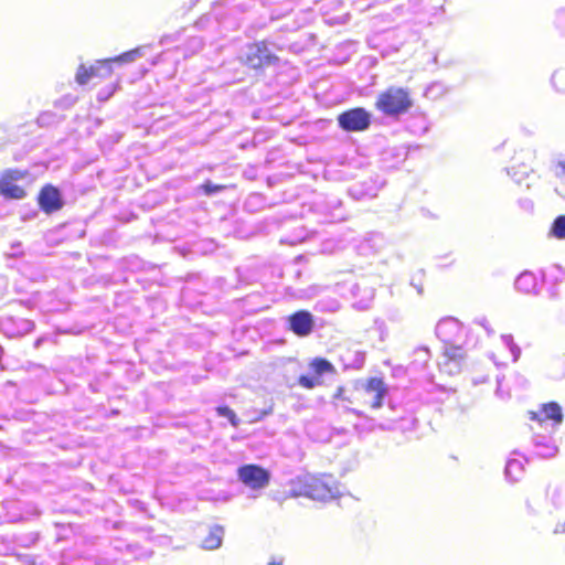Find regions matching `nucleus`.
<instances>
[{"label": "nucleus", "mask_w": 565, "mask_h": 565, "mask_svg": "<svg viewBox=\"0 0 565 565\" xmlns=\"http://www.w3.org/2000/svg\"><path fill=\"white\" fill-rule=\"evenodd\" d=\"M387 394V386L381 377H369L365 381H358L352 386L347 402L355 405L360 411L379 409L383 405V401Z\"/></svg>", "instance_id": "nucleus-3"}, {"label": "nucleus", "mask_w": 565, "mask_h": 565, "mask_svg": "<svg viewBox=\"0 0 565 565\" xmlns=\"http://www.w3.org/2000/svg\"><path fill=\"white\" fill-rule=\"evenodd\" d=\"M551 234L558 239L565 238V215H559L554 220Z\"/></svg>", "instance_id": "nucleus-16"}, {"label": "nucleus", "mask_w": 565, "mask_h": 565, "mask_svg": "<svg viewBox=\"0 0 565 565\" xmlns=\"http://www.w3.org/2000/svg\"><path fill=\"white\" fill-rule=\"evenodd\" d=\"M146 47H147L146 45L137 46V47L129 50L127 52H124L115 57L106 58V60L109 61V64L111 66L114 63H119V64L131 63L143 55Z\"/></svg>", "instance_id": "nucleus-14"}, {"label": "nucleus", "mask_w": 565, "mask_h": 565, "mask_svg": "<svg viewBox=\"0 0 565 565\" xmlns=\"http://www.w3.org/2000/svg\"><path fill=\"white\" fill-rule=\"evenodd\" d=\"M244 64L253 70H262L279 63V57L273 53L266 40L257 41L248 46Z\"/></svg>", "instance_id": "nucleus-5"}, {"label": "nucleus", "mask_w": 565, "mask_h": 565, "mask_svg": "<svg viewBox=\"0 0 565 565\" xmlns=\"http://www.w3.org/2000/svg\"><path fill=\"white\" fill-rule=\"evenodd\" d=\"M338 125L344 131H364L371 125V114L362 107H354L339 114Z\"/></svg>", "instance_id": "nucleus-7"}, {"label": "nucleus", "mask_w": 565, "mask_h": 565, "mask_svg": "<svg viewBox=\"0 0 565 565\" xmlns=\"http://www.w3.org/2000/svg\"><path fill=\"white\" fill-rule=\"evenodd\" d=\"M515 288L524 295H535L539 291V280L533 273L524 271L518 276Z\"/></svg>", "instance_id": "nucleus-12"}, {"label": "nucleus", "mask_w": 565, "mask_h": 565, "mask_svg": "<svg viewBox=\"0 0 565 565\" xmlns=\"http://www.w3.org/2000/svg\"><path fill=\"white\" fill-rule=\"evenodd\" d=\"M348 396H349V394H347L345 388H344L343 386H339V387L335 390V392H334V394H333V396H332V397H333V399H335V401H344V402H347V397H348Z\"/></svg>", "instance_id": "nucleus-21"}, {"label": "nucleus", "mask_w": 565, "mask_h": 565, "mask_svg": "<svg viewBox=\"0 0 565 565\" xmlns=\"http://www.w3.org/2000/svg\"><path fill=\"white\" fill-rule=\"evenodd\" d=\"M75 81L78 85L92 83L96 97L100 102L108 100L119 87V78L114 76L113 66L107 60H99L89 66L81 64L76 71Z\"/></svg>", "instance_id": "nucleus-1"}, {"label": "nucleus", "mask_w": 565, "mask_h": 565, "mask_svg": "<svg viewBox=\"0 0 565 565\" xmlns=\"http://www.w3.org/2000/svg\"><path fill=\"white\" fill-rule=\"evenodd\" d=\"M201 190L206 195H212L214 193H217L220 191H223L227 189V185L225 184H213L210 180L205 181L203 184H201Z\"/></svg>", "instance_id": "nucleus-19"}, {"label": "nucleus", "mask_w": 565, "mask_h": 565, "mask_svg": "<svg viewBox=\"0 0 565 565\" xmlns=\"http://www.w3.org/2000/svg\"><path fill=\"white\" fill-rule=\"evenodd\" d=\"M267 565H282V564H281V562L273 561V562H269Z\"/></svg>", "instance_id": "nucleus-22"}, {"label": "nucleus", "mask_w": 565, "mask_h": 565, "mask_svg": "<svg viewBox=\"0 0 565 565\" xmlns=\"http://www.w3.org/2000/svg\"><path fill=\"white\" fill-rule=\"evenodd\" d=\"M216 413H217L220 416L227 418V419L230 420V423H231L234 427H236V426L238 425V422H239V420H238V418H237V416H236L235 412H234L232 408H230L228 406H226V405L218 406V407L216 408Z\"/></svg>", "instance_id": "nucleus-17"}, {"label": "nucleus", "mask_w": 565, "mask_h": 565, "mask_svg": "<svg viewBox=\"0 0 565 565\" xmlns=\"http://www.w3.org/2000/svg\"><path fill=\"white\" fill-rule=\"evenodd\" d=\"M563 170L565 171V162L561 163Z\"/></svg>", "instance_id": "nucleus-23"}, {"label": "nucleus", "mask_w": 565, "mask_h": 565, "mask_svg": "<svg viewBox=\"0 0 565 565\" xmlns=\"http://www.w3.org/2000/svg\"><path fill=\"white\" fill-rule=\"evenodd\" d=\"M237 476L246 487L254 490L267 487L270 480L269 471L255 463L241 466Z\"/></svg>", "instance_id": "nucleus-8"}, {"label": "nucleus", "mask_w": 565, "mask_h": 565, "mask_svg": "<svg viewBox=\"0 0 565 565\" xmlns=\"http://www.w3.org/2000/svg\"><path fill=\"white\" fill-rule=\"evenodd\" d=\"M311 367L318 377L323 373L333 372V365L323 358H316L312 360Z\"/></svg>", "instance_id": "nucleus-15"}, {"label": "nucleus", "mask_w": 565, "mask_h": 565, "mask_svg": "<svg viewBox=\"0 0 565 565\" xmlns=\"http://www.w3.org/2000/svg\"><path fill=\"white\" fill-rule=\"evenodd\" d=\"M445 354L449 359H454V360H456V359L461 360L463 358V353H462V350L460 347L448 348V349H446Z\"/></svg>", "instance_id": "nucleus-20"}, {"label": "nucleus", "mask_w": 565, "mask_h": 565, "mask_svg": "<svg viewBox=\"0 0 565 565\" xmlns=\"http://www.w3.org/2000/svg\"><path fill=\"white\" fill-rule=\"evenodd\" d=\"M29 175L28 170L7 169L0 175V194L10 200H21L25 198L26 191L17 184V181Z\"/></svg>", "instance_id": "nucleus-6"}, {"label": "nucleus", "mask_w": 565, "mask_h": 565, "mask_svg": "<svg viewBox=\"0 0 565 565\" xmlns=\"http://www.w3.org/2000/svg\"><path fill=\"white\" fill-rule=\"evenodd\" d=\"M224 529L221 525H214L209 530L207 535L202 540L204 550H216L222 545Z\"/></svg>", "instance_id": "nucleus-13"}, {"label": "nucleus", "mask_w": 565, "mask_h": 565, "mask_svg": "<svg viewBox=\"0 0 565 565\" xmlns=\"http://www.w3.org/2000/svg\"><path fill=\"white\" fill-rule=\"evenodd\" d=\"M413 106L409 90L390 86L377 95L375 108L386 116H398L407 113Z\"/></svg>", "instance_id": "nucleus-4"}, {"label": "nucleus", "mask_w": 565, "mask_h": 565, "mask_svg": "<svg viewBox=\"0 0 565 565\" xmlns=\"http://www.w3.org/2000/svg\"><path fill=\"white\" fill-rule=\"evenodd\" d=\"M288 327L296 335L307 337L315 328L313 316L307 310H298L288 317Z\"/></svg>", "instance_id": "nucleus-10"}, {"label": "nucleus", "mask_w": 565, "mask_h": 565, "mask_svg": "<svg viewBox=\"0 0 565 565\" xmlns=\"http://www.w3.org/2000/svg\"><path fill=\"white\" fill-rule=\"evenodd\" d=\"M338 481L332 475H303L290 481L288 497H306L328 501L339 495Z\"/></svg>", "instance_id": "nucleus-2"}, {"label": "nucleus", "mask_w": 565, "mask_h": 565, "mask_svg": "<svg viewBox=\"0 0 565 565\" xmlns=\"http://www.w3.org/2000/svg\"><path fill=\"white\" fill-rule=\"evenodd\" d=\"M321 383L318 376L300 375L298 377V384L307 390H311Z\"/></svg>", "instance_id": "nucleus-18"}, {"label": "nucleus", "mask_w": 565, "mask_h": 565, "mask_svg": "<svg viewBox=\"0 0 565 565\" xmlns=\"http://www.w3.org/2000/svg\"><path fill=\"white\" fill-rule=\"evenodd\" d=\"M530 418L536 420L540 424L552 420L556 424L563 419L562 409L556 403L544 404L539 412H531Z\"/></svg>", "instance_id": "nucleus-11"}, {"label": "nucleus", "mask_w": 565, "mask_h": 565, "mask_svg": "<svg viewBox=\"0 0 565 565\" xmlns=\"http://www.w3.org/2000/svg\"><path fill=\"white\" fill-rule=\"evenodd\" d=\"M36 201L39 207L45 214H52L54 212H57L64 205L61 191L57 186L50 183L44 184L40 189Z\"/></svg>", "instance_id": "nucleus-9"}]
</instances>
